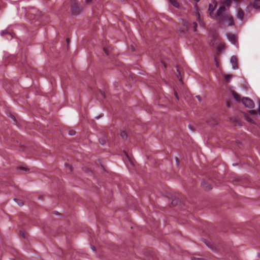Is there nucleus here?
<instances>
[{
    "label": "nucleus",
    "instance_id": "f257e3e1",
    "mask_svg": "<svg viewBox=\"0 0 260 260\" xmlns=\"http://www.w3.org/2000/svg\"><path fill=\"white\" fill-rule=\"evenodd\" d=\"M215 19L219 23H226L228 26L234 25L235 24L233 17L226 12L224 6H221L215 14Z\"/></svg>",
    "mask_w": 260,
    "mask_h": 260
},
{
    "label": "nucleus",
    "instance_id": "f03ea898",
    "mask_svg": "<svg viewBox=\"0 0 260 260\" xmlns=\"http://www.w3.org/2000/svg\"><path fill=\"white\" fill-rule=\"evenodd\" d=\"M242 103L245 107L250 109H252L254 107L253 101L248 98H243L242 99Z\"/></svg>",
    "mask_w": 260,
    "mask_h": 260
},
{
    "label": "nucleus",
    "instance_id": "7ed1b4c3",
    "mask_svg": "<svg viewBox=\"0 0 260 260\" xmlns=\"http://www.w3.org/2000/svg\"><path fill=\"white\" fill-rule=\"evenodd\" d=\"M71 11L72 14L74 15H77L80 13V8L76 3H75L74 5L72 6Z\"/></svg>",
    "mask_w": 260,
    "mask_h": 260
},
{
    "label": "nucleus",
    "instance_id": "20e7f679",
    "mask_svg": "<svg viewBox=\"0 0 260 260\" xmlns=\"http://www.w3.org/2000/svg\"><path fill=\"white\" fill-rule=\"evenodd\" d=\"M230 62L232 65V68L234 70L237 69L238 68L237 65V57L235 56H232L230 59Z\"/></svg>",
    "mask_w": 260,
    "mask_h": 260
},
{
    "label": "nucleus",
    "instance_id": "39448f33",
    "mask_svg": "<svg viewBox=\"0 0 260 260\" xmlns=\"http://www.w3.org/2000/svg\"><path fill=\"white\" fill-rule=\"evenodd\" d=\"M216 4H210L209 6V10L210 11V16L215 19V14L213 12L215 10Z\"/></svg>",
    "mask_w": 260,
    "mask_h": 260
},
{
    "label": "nucleus",
    "instance_id": "423d86ee",
    "mask_svg": "<svg viewBox=\"0 0 260 260\" xmlns=\"http://www.w3.org/2000/svg\"><path fill=\"white\" fill-rule=\"evenodd\" d=\"M250 8H254L255 9L260 8V0H254L253 3L249 5V7Z\"/></svg>",
    "mask_w": 260,
    "mask_h": 260
},
{
    "label": "nucleus",
    "instance_id": "0eeeda50",
    "mask_svg": "<svg viewBox=\"0 0 260 260\" xmlns=\"http://www.w3.org/2000/svg\"><path fill=\"white\" fill-rule=\"evenodd\" d=\"M227 38L230 42H231L232 44H235L236 42V39L235 36L233 34H228L226 35Z\"/></svg>",
    "mask_w": 260,
    "mask_h": 260
},
{
    "label": "nucleus",
    "instance_id": "6e6552de",
    "mask_svg": "<svg viewBox=\"0 0 260 260\" xmlns=\"http://www.w3.org/2000/svg\"><path fill=\"white\" fill-rule=\"evenodd\" d=\"M1 35L2 36H3L5 35H6L7 36L6 38L7 39H11L13 38L12 34L8 32L7 30L2 31L1 32Z\"/></svg>",
    "mask_w": 260,
    "mask_h": 260
},
{
    "label": "nucleus",
    "instance_id": "1a4fd4ad",
    "mask_svg": "<svg viewBox=\"0 0 260 260\" xmlns=\"http://www.w3.org/2000/svg\"><path fill=\"white\" fill-rule=\"evenodd\" d=\"M202 186L206 190H209L212 189L211 185L206 182L202 183Z\"/></svg>",
    "mask_w": 260,
    "mask_h": 260
},
{
    "label": "nucleus",
    "instance_id": "9d476101",
    "mask_svg": "<svg viewBox=\"0 0 260 260\" xmlns=\"http://www.w3.org/2000/svg\"><path fill=\"white\" fill-rule=\"evenodd\" d=\"M244 16V12L242 10H239L237 13V17L238 19L242 20Z\"/></svg>",
    "mask_w": 260,
    "mask_h": 260
},
{
    "label": "nucleus",
    "instance_id": "9b49d317",
    "mask_svg": "<svg viewBox=\"0 0 260 260\" xmlns=\"http://www.w3.org/2000/svg\"><path fill=\"white\" fill-rule=\"evenodd\" d=\"M232 94L233 95L234 98L237 102L240 101V100H241L240 97L237 93H236L234 91H232Z\"/></svg>",
    "mask_w": 260,
    "mask_h": 260
},
{
    "label": "nucleus",
    "instance_id": "f8f14e48",
    "mask_svg": "<svg viewBox=\"0 0 260 260\" xmlns=\"http://www.w3.org/2000/svg\"><path fill=\"white\" fill-rule=\"evenodd\" d=\"M181 22L183 25L184 26V29L185 30H188L189 28V24L187 22L184 21V20H181Z\"/></svg>",
    "mask_w": 260,
    "mask_h": 260
},
{
    "label": "nucleus",
    "instance_id": "ddd939ff",
    "mask_svg": "<svg viewBox=\"0 0 260 260\" xmlns=\"http://www.w3.org/2000/svg\"><path fill=\"white\" fill-rule=\"evenodd\" d=\"M170 2L173 6L176 8L178 7L179 6V3L176 0H170Z\"/></svg>",
    "mask_w": 260,
    "mask_h": 260
},
{
    "label": "nucleus",
    "instance_id": "4468645a",
    "mask_svg": "<svg viewBox=\"0 0 260 260\" xmlns=\"http://www.w3.org/2000/svg\"><path fill=\"white\" fill-rule=\"evenodd\" d=\"M224 77L225 80L227 82H230L232 77V76L231 75H225Z\"/></svg>",
    "mask_w": 260,
    "mask_h": 260
},
{
    "label": "nucleus",
    "instance_id": "2eb2a0df",
    "mask_svg": "<svg viewBox=\"0 0 260 260\" xmlns=\"http://www.w3.org/2000/svg\"><path fill=\"white\" fill-rule=\"evenodd\" d=\"M14 200L17 203V204L20 206H22L24 205V203L21 200H19V199H14Z\"/></svg>",
    "mask_w": 260,
    "mask_h": 260
},
{
    "label": "nucleus",
    "instance_id": "dca6fc26",
    "mask_svg": "<svg viewBox=\"0 0 260 260\" xmlns=\"http://www.w3.org/2000/svg\"><path fill=\"white\" fill-rule=\"evenodd\" d=\"M121 137L124 139H126L127 138V134L125 131H122L121 133Z\"/></svg>",
    "mask_w": 260,
    "mask_h": 260
},
{
    "label": "nucleus",
    "instance_id": "f3484780",
    "mask_svg": "<svg viewBox=\"0 0 260 260\" xmlns=\"http://www.w3.org/2000/svg\"><path fill=\"white\" fill-rule=\"evenodd\" d=\"M178 202L179 201H178V199H175L173 200L171 204H172V206H175L178 204Z\"/></svg>",
    "mask_w": 260,
    "mask_h": 260
},
{
    "label": "nucleus",
    "instance_id": "a211bd4d",
    "mask_svg": "<svg viewBox=\"0 0 260 260\" xmlns=\"http://www.w3.org/2000/svg\"><path fill=\"white\" fill-rule=\"evenodd\" d=\"M231 0H225L224 3L226 6L229 7L231 5Z\"/></svg>",
    "mask_w": 260,
    "mask_h": 260
},
{
    "label": "nucleus",
    "instance_id": "6ab92c4d",
    "mask_svg": "<svg viewBox=\"0 0 260 260\" xmlns=\"http://www.w3.org/2000/svg\"><path fill=\"white\" fill-rule=\"evenodd\" d=\"M76 134V132L74 130H71L69 131V135L70 136H74Z\"/></svg>",
    "mask_w": 260,
    "mask_h": 260
},
{
    "label": "nucleus",
    "instance_id": "aec40b11",
    "mask_svg": "<svg viewBox=\"0 0 260 260\" xmlns=\"http://www.w3.org/2000/svg\"><path fill=\"white\" fill-rule=\"evenodd\" d=\"M193 31H197V23L195 22H193Z\"/></svg>",
    "mask_w": 260,
    "mask_h": 260
},
{
    "label": "nucleus",
    "instance_id": "412c9836",
    "mask_svg": "<svg viewBox=\"0 0 260 260\" xmlns=\"http://www.w3.org/2000/svg\"><path fill=\"white\" fill-rule=\"evenodd\" d=\"M99 143L102 145H104L106 144V140H104V139H101V140H99Z\"/></svg>",
    "mask_w": 260,
    "mask_h": 260
},
{
    "label": "nucleus",
    "instance_id": "4be33fe9",
    "mask_svg": "<svg viewBox=\"0 0 260 260\" xmlns=\"http://www.w3.org/2000/svg\"><path fill=\"white\" fill-rule=\"evenodd\" d=\"M246 117V119L247 120V121L250 122H251V123H253V120H252L250 118H249L248 116H245Z\"/></svg>",
    "mask_w": 260,
    "mask_h": 260
},
{
    "label": "nucleus",
    "instance_id": "5701e85b",
    "mask_svg": "<svg viewBox=\"0 0 260 260\" xmlns=\"http://www.w3.org/2000/svg\"><path fill=\"white\" fill-rule=\"evenodd\" d=\"M104 51L107 55H108L109 54V49L104 48Z\"/></svg>",
    "mask_w": 260,
    "mask_h": 260
},
{
    "label": "nucleus",
    "instance_id": "b1692460",
    "mask_svg": "<svg viewBox=\"0 0 260 260\" xmlns=\"http://www.w3.org/2000/svg\"><path fill=\"white\" fill-rule=\"evenodd\" d=\"M249 113L251 115H255L256 114V112L255 110H250L249 111Z\"/></svg>",
    "mask_w": 260,
    "mask_h": 260
},
{
    "label": "nucleus",
    "instance_id": "393cba45",
    "mask_svg": "<svg viewBox=\"0 0 260 260\" xmlns=\"http://www.w3.org/2000/svg\"><path fill=\"white\" fill-rule=\"evenodd\" d=\"M20 235H21V236L23 238H24V239H25V238H26V236H25V233H24V232L21 231V232H20Z\"/></svg>",
    "mask_w": 260,
    "mask_h": 260
},
{
    "label": "nucleus",
    "instance_id": "a878e982",
    "mask_svg": "<svg viewBox=\"0 0 260 260\" xmlns=\"http://www.w3.org/2000/svg\"><path fill=\"white\" fill-rule=\"evenodd\" d=\"M66 167L69 169L70 171H72V167L70 165H67Z\"/></svg>",
    "mask_w": 260,
    "mask_h": 260
},
{
    "label": "nucleus",
    "instance_id": "bb28decb",
    "mask_svg": "<svg viewBox=\"0 0 260 260\" xmlns=\"http://www.w3.org/2000/svg\"><path fill=\"white\" fill-rule=\"evenodd\" d=\"M174 94H175V98H176V100L178 101H179V98L177 94V93L175 92H174Z\"/></svg>",
    "mask_w": 260,
    "mask_h": 260
},
{
    "label": "nucleus",
    "instance_id": "cd10ccee",
    "mask_svg": "<svg viewBox=\"0 0 260 260\" xmlns=\"http://www.w3.org/2000/svg\"><path fill=\"white\" fill-rule=\"evenodd\" d=\"M196 98L198 99V100L201 102V98H200V96L199 95H197L196 96Z\"/></svg>",
    "mask_w": 260,
    "mask_h": 260
},
{
    "label": "nucleus",
    "instance_id": "c85d7f7f",
    "mask_svg": "<svg viewBox=\"0 0 260 260\" xmlns=\"http://www.w3.org/2000/svg\"><path fill=\"white\" fill-rule=\"evenodd\" d=\"M258 112L260 115V101L259 102V106H258Z\"/></svg>",
    "mask_w": 260,
    "mask_h": 260
},
{
    "label": "nucleus",
    "instance_id": "c756f323",
    "mask_svg": "<svg viewBox=\"0 0 260 260\" xmlns=\"http://www.w3.org/2000/svg\"><path fill=\"white\" fill-rule=\"evenodd\" d=\"M91 249L93 250V251H95V248L94 246H91Z\"/></svg>",
    "mask_w": 260,
    "mask_h": 260
},
{
    "label": "nucleus",
    "instance_id": "7c9ffc66",
    "mask_svg": "<svg viewBox=\"0 0 260 260\" xmlns=\"http://www.w3.org/2000/svg\"><path fill=\"white\" fill-rule=\"evenodd\" d=\"M198 20H199V23H203V22L200 20L199 15H198Z\"/></svg>",
    "mask_w": 260,
    "mask_h": 260
},
{
    "label": "nucleus",
    "instance_id": "2f4dec72",
    "mask_svg": "<svg viewBox=\"0 0 260 260\" xmlns=\"http://www.w3.org/2000/svg\"><path fill=\"white\" fill-rule=\"evenodd\" d=\"M176 164L177 166L179 165V161L177 158H176Z\"/></svg>",
    "mask_w": 260,
    "mask_h": 260
},
{
    "label": "nucleus",
    "instance_id": "473e14b6",
    "mask_svg": "<svg viewBox=\"0 0 260 260\" xmlns=\"http://www.w3.org/2000/svg\"><path fill=\"white\" fill-rule=\"evenodd\" d=\"M91 1H92V0H86L85 2L86 3H89L91 2Z\"/></svg>",
    "mask_w": 260,
    "mask_h": 260
},
{
    "label": "nucleus",
    "instance_id": "72a5a7b5",
    "mask_svg": "<svg viewBox=\"0 0 260 260\" xmlns=\"http://www.w3.org/2000/svg\"><path fill=\"white\" fill-rule=\"evenodd\" d=\"M21 169L22 170H23L26 171V169H25L24 168H23V167H21Z\"/></svg>",
    "mask_w": 260,
    "mask_h": 260
},
{
    "label": "nucleus",
    "instance_id": "f704fd0d",
    "mask_svg": "<svg viewBox=\"0 0 260 260\" xmlns=\"http://www.w3.org/2000/svg\"><path fill=\"white\" fill-rule=\"evenodd\" d=\"M226 105H227L228 107H230V104L229 103L227 102Z\"/></svg>",
    "mask_w": 260,
    "mask_h": 260
}]
</instances>
